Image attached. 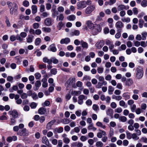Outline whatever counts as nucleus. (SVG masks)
I'll return each mask as SVG.
<instances>
[{
  "mask_svg": "<svg viewBox=\"0 0 147 147\" xmlns=\"http://www.w3.org/2000/svg\"><path fill=\"white\" fill-rule=\"evenodd\" d=\"M92 2L90 0H87L86 1H84L78 2L77 4V9L81 10L86 7L87 5H91Z\"/></svg>",
  "mask_w": 147,
  "mask_h": 147,
  "instance_id": "obj_1",
  "label": "nucleus"
},
{
  "mask_svg": "<svg viewBox=\"0 0 147 147\" xmlns=\"http://www.w3.org/2000/svg\"><path fill=\"white\" fill-rule=\"evenodd\" d=\"M144 71L143 68L141 67H139L136 68V78L138 79H141L143 77Z\"/></svg>",
  "mask_w": 147,
  "mask_h": 147,
  "instance_id": "obj_2",
  "label": "nucleus"
},
{
  "mask_svg": "<svg viewBox=\"0 0 147 147\" xmlns=\"http://www.w3.org/2000/svg\"><path fill=\"white\" fill-rule=\"evenodd\" d=\"M75 80V78H70L68 80L65 84V86L67 89L71 86H73L74 85H75L76 82Z\"/></svg>",
  "mask_w": 147,
  "mask_h": 147,
  "instance_id": "obj_3",
  "label": "nucleus"
},
{
  "mask_svg": "<svg viewBox=\"0 0 147 147\" xmlns=\"http://www.w3.org/2000/svg\"><path fill=\"white\" fill-rule=\"evenodd\" d=\"M95 6L91 5L87 7L85 9V13L86 14H90L95 9Z\"/></svg>",
  "mask_w": 147,
  "mask_h": 147,
  "instance_id": "obj_4",
  "label": "nucleus"
},
{
  "mask_svg": "<svg viewBox=\"0 0 147 147\" xmlns=\"http://www.w3.org/2000/svg\"><path fill=\"white\" fill-rule=\"evenodd\" d=\"M14 7L10 9V13L11 15H16L17 14L18 5L15 3H13Z\"/></svg>",
  "mask_w": 147,
  "mask_h": 147,
  "instance_id": "obj_5",
  "label": "nucleus"
},
{
  "mask_svg": "<svg viewBox=\"0 0 147 147\" xmlns=\"http://www.w3.org/2000/svg\"><path fill=\"white\" fill-rule=\"evenodd\" d=\"M96 78L98 79L100 82H101V83L102 85L106 86L107 84V82L105 80L104 78L103 77L100 76L98 75L96 76Z\"/></svg>",
  "mask_w": 147,
  "mask_h": 147,
  "instance_id": "obj_6",
  "label": "nucleus"
},
{
  "mask_svg": "<svg viewBox=\"0 0 147 147\" xmlns=\"http://www.w3.org/2000/svg\"><path fill=\"white\" fill-rule=\"evenodd\" d=\"M29 134L28 131L25 128H24L21 130H20L18 133V134L21 136H27Z\"/></svg>",
  "mask_w": 147,
  "mask_h": 147,
  "instance_id": "obj_7",
  "label": "nucleus"
},
{
  "mask_svg": "<svg viewBox=\"0 0 147 147\" xmlns=\"http://www.w3.org/2000/svg\"><path fill=\"white\" fill-rule=\"evenodd\" d=\"M86 24L88 28L92 30H94L95 24H94L91 20H88L86 22Z\"/></svg>",
  "mask_w": 147,
  "mask_h": 147,
  "instance_id": "obj_8",
  "label": "nucleus"
},
{
  "mask_svg": "<svg viewBox=\"0 0 147 147\" xmlns=\"http://www.w3.org/2000/svg\"><path fill=\"white\" fill-rule=\"evenodd\" d=\"M87 98V97L84 95L82 94L80 95L78 97V103L80 105L83 104V100H86Z\"/></svg>",
  "mask_w": 147,
  "mask_h": 147,
  "instance_id": "obj_9",
  "label": "nucleus"
},
{
  "mask_svg": "<svg viewBox=\"0 0 147 147\" xmlns=\"http://www.w3.org/2000/svg\"><path fill=\"white\" fill-rule=\"evenodd\" d=\"M104 42L103 40H101L97 42L95 44V47L98 49H100L104 45Z\"/></svg>",
  "mask_w": 147,
  "mask_h": 147,
  "instance_id": "obj_10",
  "label": "nucleus"
},
{
  "mask_svg": "<svg viewBox=\"0 0 147 147\" xmlns=\"http://www.w3.org/2000/svg\"><path fill=\"white\" fill-rule=\"evenodd\" d=\"M8 113L10 115H12L14 118H17L18 116V113L17 111L15 110L9 111L8 112Z\"/></svg>",
  "mask_w": 147,
  "mask_h": 147,
  "instance_id": "obj_11",
  "label": "nucleus"
},
{
  "mask_svg": "<svg viewBox=\"0 0 147 147\" xmlns=\"http://www.w3.org/2000/svg\"><path fill=\"white\" fill-rule=\"evenodd\" d=\"M70 39L69 38H66L62 39L60 41V43L61 44H67L70 42Z\"/></svg>",
  "mask_w": 147,
  "mask_h": 147,
  "instance_id": "obj_12",
  "label": "nucleus"
},
{
  "mask_svg": "<svg viewBox=\"0 0 147 147\" xmlns=\"http://www.w3.org/2000/svg\"><path fill=\"white\" fill-rule=\"evenodd\" d=\"M56 121L54 120L48 122L46 126V129L48 130L51 129L52 126L54 124Z\"/></svg>",
  "mask_w": 147,
  "mask_h": 147,
  "instance_id": "obj_13",
  "label": "nucleus"
},
{
  "mask_svg": "<svg viewBox=\"0 0 147 147\" xmlns=\"http://www.w3.org/2000/svg\"><path fill=\"white\" fill-rule=\"evenodd\" d=\"M48 50L53 52H55L56 51L57 49L55 45L54 44H53L50 45L48 48Z\"/></svg>",
  "mask_w": 147,
  "mask_h": 147,
  "instance_id": "obj_14",
  "label": "nucleus"
},
{
  "mask_svg": "<svg viewBox=\"0 0 147 147\" xmlns=\"http://www.w3.org/2000/svg\"><path fill=\"white\" fill-rule=\"evenodd\" d=\"M38 112L39 114L41 115L47 114L48 113L46 109L44 107L40 108L38 110Z\"/></svg>",
  "mask_w": 147,
  "mask_h": 147,
  "instance_id": "obj_15",
  "label": "nucleus"
},
{
  "mask_svg": "<svg viewBox=\"0 0 147 147\" xmlns=\"http://www.w3.org/2000/svg\"><path fill=\"white\" fill-rule=\"evenodd\" d=\"M100 132L97 133V136L99 138H101L102 137V135L105 136L107 134L106 132L103 130H99Z\"/></svg>",
  "mask_w": 147,
  "mask_h": 147,
  "instance_id": "obj_16",
  "label": "nucleus"
},
{
  "mask_svg": "<svg viewBox=\"0 0 147 147\" xmlns=\"http://www.w3.org/2000/svg\"><path fill=\"white\" fill-rule=\"evenodd\" d=\"M128 9V7H127L126 6L122 4L119 5L117 7V10L119 11H121L124 9L127 10Z\"/></svg>",
  "mask_w": 147,
  "mask_h": 147,
  "instance_id": "obj_17",
  "label": "nucleus"
},
{
  "mask_svg": "<svg viewBox=\"0 0 147 147\" xmlns=\"http://www.w3.org/2000/svg\"><path fill=\"white\" fill-rule=\"evenodd\" d=\"M115 26L117 29H121L123 26V24L121 21H119L116 23Z\"/></svg>",
  "mask_w": 147,
  "mask_h": 147,
  "instance_id": "obj_18",
  "label": "nucleus"
},
{
  "mask_svg": "<svg viewBox=\"0 0 147 147\" xmlns=\"http://www.w3.org/2000/svg\"><path fill=\"white\" fill-rule=\"evenodd\" d=\"M52 19L51 18H47L45 20L44 23L47 26H49L51 25Z\"/></svg>",
  "mask_w": 147,
  "mask_h": 147,
  "instance_id": "obj_19",
  "label": "nucleus"
},
{
  "mask_svg": "<svg viewBox=\"0 0 147 147\" xmlns=\"http://www.w3.org/2000/svg\"><path fill=\"white\" fill-rule=\"evenodd\" d=\"M41 83L40 81L38 80L37 81L35 84V87H34V89L35 90H38L40 86Z\"/></svg>",
  "mask_w": 147,
  "mask_h": 147,
  "instance_id": "obj_20",
  "label": "nucleus"
},
{
  "mask_svg": "<svg viewBox=\"0 0 147 147\" xmlns=\"http://www.w3.org/2000/svg\"><path fill=\"white\" fill-rule=\"evenodd\" d=\"M42 141L43 144H45L47 146H48L49 144V140L46 136H44L42 138Z\"/></svg>",
  "mask_w": 147,
  "mask_h": 147,
  "instance_id": "obj_21",
  "label": "nucleus"
},
{
  "mask_svg": "<svg viewBox=\"0 0 147 147\" xmlns=\"http://www.w3.org/2000/svg\"><path fill=\"white\" fill-rule=\"evenodd\" d=\"M133 83L132 80L131 78H129L126 80L125 85L126 86H130L133 84Z\"/></svg>",
  "mask_w": 147,
  "mask_h": 147,
  "instance_id": "obj_22",
  "label": "nucleus"
},
{
  "mask_svg": "<svg viewBox=\"0 0 147 147\" xmlns=\"http://www.w3.org/2000/svg\"><path fill=\"white\" fill-rule=\"evenodd\" d=\"M67 19L69 21H73L76 19V16L75 15L72 14L68 16L67 17Z\"/></svg>",
  "mask_w": 147,
  "mask_h": 147,
  "instance_id": "obj_23",
  "label": "nucleus"
},
{
  "mask_svg": "<svg viewBox=\"0 0 147 147\" xmlns=\"http://www.w3.org/2000/svg\"><path fill=\"white\" fill-rule=\"evenodd\" d=\"M80 42L82 47L86 49L88 48V45L86 42L82 40H81Z\"/></svg>",
  "mask_w": 147,
  "mask_h": 147,
  "instance_id": "obj_24",
  "label": "nucleus"
},
{
  "mask_svg": "<svg viewBox=\"0 0 147 147\" xmlns=\"http://www.w3.org/2000/svg\"><path fill=\"white\" fill-rule=\"evenodd\" d=\"M96 30V33L95 34H97L98 32H100L102 29L100 27L99 25L96 24H95V26L94 28V30Z\"/></svg>",
  "mask_w": 147,
  "mask_h": 147,
  "instance_id": "obj_25",
  "label": "nucleus"
},
{
  "mask_svg": "<svg viewBox=\"0 0 147 147\" xmlns=\"http://www.w3.org/2000/svg\"><path fill=\"white\" fill-rule=\"evenodd\" d=\"M93 123L89 124L88 127V130H92L93 131H95L96 130V128L93 126Z\"/></svg>",
  "mask_w": 147,
  "mask_h": 147,
  "instance_id": "obj_26",
  "label": "nucleus"
},
{
  "mask_svg": "<svg viewBox=\"0 0 147 147\" xmlns=\"http://www.w3.org/2000/svg\"><path fill=\"white\" fill-rule=\"evenodd\" d=\"M64 16L63 14L60 13L58 16H57L56 20L57 21H62L63 20Z\"/></svg>",
  "mask_w": 147,
  "mask_h": 147,
  "instance_id": "obj_27",
  "label": "nucleus"
},
{
  "mask_svg": "<svg viewBox=\"0 0 147 147\" xmlns=\"http://www.w3.org/2000/svg\"><path fill=\"white\" fill-rule=\"evenodd\" d=\"M32 13L33 14L36 13L37 11V6L34 5H32L31 7Z\"/></svg>",
  "mask_w": 147,
  "mask_h": 147,
  "instance_id": "obj_28",
  "label": "nucleus"
},
{
  "mask_svg": "<svg viewBox=\"0 0 147 147\" xmlns=\"http://www.w3.org/2000/svg\"><path fill=\"white\" fill-rule=\"evenodd\" d=\"M114 90V88L112 86H108V92L109 94L111 95L113 94Z\"/></svg>",
  "mask_w": 147,
  "mask_h": 147,
  "instance_id": "obj_29",
  "label": "nucleus"
},
{
  "mask_svg": "<svg viewBox=\"0 0 147 147\" xmlns=\"http://www.w3.org/2000/svg\"><path fill=\"white\" fill-rule=\"evenodd\" d=\"M44 63H47L48 64H50L52 63L51 60L49 59L46 57H44L42 59Z\"/></svg>",
  "mask_w": 147,
  "mask_h": 147,
  "instance_id": "obj_30",
  "label": "nucleus"
},
{
  "mask_svg": "<svg viewBox=\"0 0 147 147\" xmlns=\"http://www.w3.org/2000/svg\"><path fill=\"white\" fill-rule=\"evenodd\" d=\"M112 98L113 99H114L118 101L120 100L122 98V97L121 96H116L115 95H113L112 96Z\"/></svg>",
  "mask_w": 147,
  "mask_h": 147,
  "instance_id": "obj_31",
  "label": "nucleus"
},
{
  "mask_svg": "<svg viewBox=\"0 0 147 147\" xmlns=\"http://www.w3.org/2000/svg\"><path fill=\"white\" fill-rule=\"evenodd\" d=\"M33 36L32 35H28L26 38V41L28 43H31L32 41Z\"/></svg>",
  "mask_w": 147,
  "mask_h": 147,
  "instance_id": "obj_32",
  "label": "nucleus"
},
{
  "mask_svg": "<svg viewBox=\"0 0 147 147\" xmlns=\"http://www.w3.org/2000/svg\"><path fill=\"white\" fill-rule=\"evenodd\" d=\"M96 125L97 126L100 127L103 129H105L106 127L105 125H103L102 123L100 121H98L96 123Z\"/></svg>",
  "mask_w": 147,
  "mask_h": 147,
  "instance_id": "obj_33",
  "label": "nucleus"
},
{
  "mask_svg": "<svg viewBox=\"0 0 147 147\" xmlns=\"http://www.w3.org/2000/svg\"><path fill=\"white\" fill-rule=\"evenodd\" d=\"M113 113V110L111 109H108L106 111V114L107 115L112 116Z\"/></svg>",
  "mask_w": 147,
  "mask_h": 147,
  "instance_id": "obj_34",
  "label": "nucleus"
},
{
  "mask_svg": "<svg viewBox=\"0 0 147 147\" xmlns=\"http://www.w3.org/2000/svg\"><path fill=\"white\" fill-rule=\"evenodd\" d=\"M28 93H29V95H31L32 97L34 99H36L38 98L37 94L35 93L32 94V91H29Z\"/></svg>",
  "mask_w": 147,
  "mask_h": 147,
  "instance_id": "obj_35",
  "label": "nucleus"
},
{
  "mask_svg": "<svg viewBox=\"0 0 147 147\" xmlns=\"http://www.w3.org/2000/svg\"><path fill=\"white\" fill-rule=\"evenodd\" d=\"M47 80L45 78H43L42 79V81L43 82L42 84V86L44 88L47 87L48 86V83L47 82Z\"/></svg>",
  "mask_w": 147,
  "mask_h": 147,
  "instance_id": "obj_36",
  "label": "nucleus"
},
{
  "mask_svg": "<svg viewBox=\"0 0 147 147\" xmlns=\"http://www.w3.org/2000/svg\"><path fill=\"white\" fill-rule=\"evenodd\" d=\"M42 30L44 32H49L51 31V29L49 27H43Z\"/></svg>",
  "mask_w": 147,
  "mask_h": 147,
  "instance_id": "obj_37",
  "label": "nucleus"
},
{
  "mask_svg": "<svg viewBox=\"0 0 147 147\" xmlns=\"http://www.w3.org/2000/svg\"><path fill=\"white\" fill-rule=\"evenodd\" d=\"M119 120L122 122H125L127 120V118L124 116H121L119 117Z\"/></svg>",
  "mask_w": 147,
  "mask_h": 147,
  "instance_id": "obj_38",
  "label": "nucleus"
},
{
  "mask_svg": "<svg viewBox=\"0 0 147 147\" xmlns=\"http://www.w3.org/2000/svg\"><path fill=\"white\" fill-rule=\"evenodd\" d=\"M123 96L125 100H127L130 98V95L128 94L127 93H125L123 94Z\"/></svg>",
  "mask_w": 147,
  "mask_h": 147,
  "instance_id": "obj_39",
  "label": "nucleus"
},
{
  "mask_svg": "<svg viewBox=\"0 0 147 147\" xmlns=\"http://www.w3.org/2000/svg\"><path fill=\"white\" fill-rule=\"evenodd\" d=\"M133 139L136 140H138L139 138V137L135 133H133L132 134V137Z\"/></svg>",
  "mask_w": 147,
  "mask_h": 147,
  "instance_id": "obj_40",
  "label": "nucleus"
},
{
  "mask_svg": "<svg viewBox=\"0 0 147 147\" xmlns=\"http://www.w3.org/2000/svg\"><path fill=\"white\" fill-rule=\"evenodd\" d=\"M121 21L123 22H129L130 21V19L129 18H123L121 19Z\"/></svg>",
  "mask_w": 147,
  "mask_h": 147,
  "instance_id": "obj_41",
  "label": "nucleus"
},
{
  "mask_svg": "<svg viewBox=\"0 0 147 147\" xmlns=\"http://www.w3.org/2000/svg\"><path fill=\"white\" fill-rule=\"evenodd\" d=\"M141 6L143 7H145L147 6V0H143L141 2Z\"/></svg>",
  "mask_w": 147,
  "mask_h": 147,
  "instance_id": "obj_42",
  "label": "nucleus"
},
{
  "mask_svg": "<svg viewBox=\"0 0 147 147\" xmlns=\"http://www.w3.org/2000/svg\"><path fill=\"white\" fill-rule=\"evenodd\" d=\"M95 145L97 147H102L103 144L101 141H98L96 143Z\"/></svg>",
  "mask_w": 147,
  "mask_h": 147,
  "instance_id": "obj_43",
  "label": "nucleus"
},
{
  "mask_svg": "<svg viewBox=\"0 0 147 147\" xmlns=\"http://www.w3.org/2000/svg\"><path fill=\"white\" fill-rule=\"evenodd\" d=\"M126 137L128 139H130L131 138L132 134L129 131H126Z\"/></svg>",
  "mask_w": 147,
  "mask_h": 147,
  "instance_id": "obj_44",
  "label": "nucleus"
},
{
  "mask_svg": "<svg viewBox=\"0 0 147 147\" xmlns=\"http://www.w3.org/2000/svg\"><path fill=\"white\" fill-rule=\"evenodd\" d=\"M93 109L95 111H97L99 110V108L98 105L94 104L92 107Z\"/></svg>",
  "mask_w": 147,
  "mask_h": 147,
  "instance_id": "obj_45",
  "label": "nucleus"
},
{
  "mask_svg": "<svg viewBox=\"0 0 147 147\" xmlns=\"http://www.w3.org/2000/svg\"><path fill=\"white\" fill-rule=\"evenodd\" d=\"M50 104V102L47 100H46L42 104V106L43 107L45 106H48Z\"/></svg>",
  "mask_w": 147,
  "mask_h": 147,
  "instance_id": "obj_46",
  "label": "nucleus"
},
{
  "mask_svg": "<svg viewBox=\"0 0 147 147\" xmlns=\"http://www.w3.org/2000/svg\"><path fill=\"white\" fill-rule=\"evenodd\" d=\"M80 34V32L79 31L76 30L72 32L71 34L72 36H78Z\"/></svg>",
  "mask_w": 147,
  "mask_h": 147,
  "instance_id": "obj_47",
  "label": "nucleus"
},
{
  "mask_svg": "<svg viewBox=\"0 0 147 147\" xmlns=\"http://www.w3.org/2000/svg\"><path fill=\"white\" fill-rule=\"evenodd\" d=\"M141 34L142 36V39L143 40H146L147 36V33L146 32H143Z\"/></svg>",
  "mask_w": 147,
  "mask_h": 147,
  "instance_id": "obj_48",
  "label": "nucleus"
},
{
  "mask_svg": "<svg viewBox=\"0 0 147 147\" xmlns=\"http://www.w3.org/2000/svg\"><path fill=\"white\" fill-rule=\"evenodd\" d=\"M63 24L62 22H59L57 25V28L59 30H60L63 27Z\"/></svg>",
  "mask_w": 147,
  "mask_h": 147,
  "instance_id": "obj_49",
  "label": "nucleus"
},
{
  "mask_svg": "<svg viewBox=\"0 0 147 147\" xmlns=\"http://www.w3.org/2000/svg\"><path fill=\"white\" fill-rule=\"evenodd\" d=\"M41 42V39L39 38H37L35 40V43L36 45H39Z\"/></svg>",
  "mask_w": 147,
  "mask_h": 147,
  "instance_id": "obj_50",
  "label": "nucleus"
},
{
  "mask_svg": "<svg viewBox=\"0 0 147 147\" xmlns=\"http://www.w3.org/2000/svg\"><path fill=\"white\" fill-rule=\"evenodd\" d=\"M144 21L142 19H140L139 20V23L138 24L139 27L140 28H142L143 27V24L144 23Z\"/></svg>",
  "mask_w": 147,
  "mask_h": 147,
  "instance_id": "obj_51",
  "label": "nucleus"
},
{
  "mask_svg": "<svg viewBox=\"0 0 147 147\" xmlns=\"http://www.w3.org/2000/svg\"><path fill=\"white\" fill-rule=\"evenodd\" d=\"M136 105L135 104H134L130 107V109L131 111L134 113L136 109Z\"/></svg>",
  "mask_w": 147,
  "mask_h": 147,
  "instance_id": "obj_52",
  "label": "nucleus"
},
{
  "mask_svg": "<svg viewBox=\"0 0 147 147\" xmlns=\"http://www.w3.org/2000/svg\"><path fill=\"white\" fill-rule=\"evenodd\" d=\"M121 31H118L115 35V38L117 39H118L120 38L121 36Z\"/></svg>",
  "mask_w": 147,
  "mask_h": 147,
  "instance_id": "obj_53",
  "label": "nucleus"
},
{
  "mask_svg": "<svg viewBox=\"0 0 147 147\" xmlns=\"http://www.w3.org/2000/svg\"><path fill=\"white\" fill-rule=\"evenodd\" d=\"M70 121L69 120L67 119H64L62 120V122L64 124H68Z\"/></svg>",
  "mask_w": 147,
  "mask_h": 147,
  "instance_id": "obj_54",
  "label": "nucleus"
},
{
  "mask_svg": "<svg viewBox=\"0 0 147 147\" xmlns=\"http://www.w3.org/2000/svg\"><path fill=\"white\" fill-rule=\"evenodd\" d=\"M122 111V109L121 107H118L115 110V112L120 113Z\"/></svg>",
  "mask_w": 147,
  "mask_h": 147,
  "instance_id": "obj_55",
  "label": "nucleus"
},
{
  "mask_svg": "<svg viewBox=\"0 0 147 147\" xmlns=\"http://www.w3.org/2000/svg\"><path fill=\"white\" fill-rule=\"evenodd\" d=\"M57 9L58 11L59 12H63L64 11V9L63 7L60 6L58 7Z\"/></svg>",
  "mask_w": 147,
  "mask_h": 147,
  "instance_id": "obj_56",
  "label": "nucleus"
},
{
  "mask_svg": "<svg viewBox=\"0 0 147 147\" xmlns=\"http://www.w3.org/2000/svg\"><path fill=\"white\" fill-rule=\"evenodd\" d=\"M119 105L120 106L124 107H125V103L123 100H121L119 102Z\"/></svg>",
  "mask_w": 147,
  "mask_h": 147,
  "instance_id": "obj_57",
  "label": "nucleus"
},
{
  "mask_svg": "<svg viewBox=\"0 0 147 147\" xmlns=\"http://www.w3.org/2000/svg\"><path fill=\"white\" fill-rule=\"evenodd\" d=\"M81 93V92L80 91H75L72 92V94L75 96H78Z\"/></svg>",
  "mask_w": 147,
  "mask_h": 147,
  "instance_id": "obj_58",
  "label": "nucleus"
},
{
  "mask_svg": "<svg viewBox=\"0 0 147 147\" xmlns=\"http://www.w3.org/2000/svg\"><path fill=\"white\" fill-rule=\"evenodd\" d=\"M6 18V20H5V22L7 24V26L8 27H9L11 26V24L10 23L9 21V19L7 16H6L5 17Z\"/></svg>",
  "mask_w": 147,
  "mask_h": 147,
  "instance_id": "obj_59",
  "label": "nucleus"
},
{
  "mask_svg": "<svg viewBox=\"0 0 147 147\" xmlns=\"http://www.w3.org/2000/svg\"><path fill=\"white\" fill-rule=\"evenodd\" d=\"M98 72L99 74H101L103 73V71L104 69L102 67H98L97 68Z\"/></svg>",
  "mask_w": 147,
  "mask_h": 147,
  "instance_id": "obj_60",
  "label": "nucleus"
},
{
  "mask_svg": "<svg viewBox=\"0 0 147 147\" xmlns=\"http://www.w3.org/2000/svg\"><path fill=\"white\" fill-rule=\"evenodd\" d=\"M63 140L64 142L66 144H69L70 142V140L68 137L63 139Z\"/></svg>",
  "mask_w": 147,
  "mask_h": 147,
  "instance_id": "obj_61",
  "label": "nucleus"
},
{
  "mask_svg": "<svg viewBox=\"0 0 147 147\" xmlns=\"http://www.w3.org/2000/svg\"><path fill=\"white\" fill-rule=\"evenodd\" d=\"M142 111V109H140V108H137L135 112H136V113L137 115L140 114Z\"/></svg>",
  "mask_w": 147,
  "mask_h": 147,
  "instance_id": "obj_62",
  "label": "nucleus"
},
{
  "mask_svg": "<svg viewBox=\"0 0 147 147\" xmlns=\"http://www.w3.org/2000/svg\"><path fill=\"white\" fill-rule=\"evenodd\" d=\"M57 70L55 68H53L51 70V73L52 74L55 75L57 73Z\"/></svg>",
  "mask_w": 147,
  "mask_h": 147,
  "instance_id": "obj_63",
  "label": "nucleus"
},
{
  "mask_svg": "<svg viewBox=\"0 0 147 147\" xmlns=\"http://www.w3.org/2000/svg\"><path fill=\"white\" fill-rule=\"evenodd\" d=\"M37 104L34 102H32L30 105V106L31 108L34 109L37 106Z\"/></svg>",
  "mask_w": 147,
  "mask_h": 147,
  "instance_id": "obj_64",
  "label": "nucleus"
}]
</instances>
